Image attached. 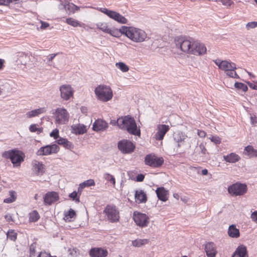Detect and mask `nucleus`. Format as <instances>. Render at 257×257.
Listing matches in <instances>:
<instances>
[{
    "mask_svg": "<svg viewBox=\"0 0 257 257\" xmlns=\"http://www.w3.org/2000/svg\"><path fill=\"white\" fill-rule=\"evenodd\" d=\"M120 31L122 35L135 42H144L147 38V34L144 30L134 27L122 26Z\"/></svg>",
    "mask_w": 257,
    "mask_h": 257,
    "instance_id": "f257e3e1",
    "label": "nucleus"
},
{
    "mask_svg": "<svg viewBox=\"0 0 257 257\" xmlns=\"http://www.w3.org/2000/svg\"><path fill=\"white\" fill-rule=\"evenodd\" d=\"M119 125L120 129L126 131L129 134L140 136L141 131L137 127V123L134 117L127 115L118 117Z\"/></svg>",
    "mask_w": 257,
    "mask_h": 257,
    "instance_id": "f03ea898",
    "label": "nucleus"
},
{
    "mask_svg": "<svg viewBox=\"0 0 257 257\" xmlns=\"http://www.w3.org/2000/svg\"><path fill=\"white\" fill-rule=\"evenodd\" d=\"M2 157L7 159H10L14 167H18L24 161L25 155L24 153L17 149L5 151L2 154Z\"/></svg>",
    "mask_w": 257,
    "mask_h": 257,
    "instance_id": "7ed1b4c3",
    "label": "nucleus"
},
{
    "mask_svg": "<svg viewBox=\"0 0 257 257\" xmlns=\"http://www.w3.org/2000/svg\"><path fill=\"white\" fill-rule=\"evenodd\" d=\"M194 39L190 37L177 36L175 38V43L177 48L184 52L191 53V50Z\"/></svg>",
    "mask_w": 257,
    "mask_h": 257,
    "instance_id": "20e7f679",
    "label": "nucleus"
},
{
    "mask_svg": "<svg viewBox=\"0 0 257 257\" xmlns=\"http://www.w3.org/2000/svg\"><path fill=\"white\" fill-rule=\"evenodd\" d=\"M94 92L97 98L103 102L110 100L113 96L110 87L106 85H98L95 88Z\"/></svg>",
    "mask_w": 257,
    "mask_h": 257,
    "instance_id": "39448f33",
    "label": "nucleus"
},
{
    "mask_svg": "<svg viewBox=\"0 0 257 257\" xmlns=\"http://www.w3.org/2000/svg\"><path fill=\"white\" fill-rule=\"evenodd\" d=\"M220 69L223 70L225 75L230 78L240 79L239 76L235 71L236 65L234 63L223 60Z\"/></svg>",
    "mask_w": 257,
    "mask_h": 257,
    "instance_id": "423d86ee",
    "label": "nucleus"
},
{
    "mask_svg": "<svg viewBox=\"0 0 257 257\" xmlns=\"http://www.w3.org/2000/svg\"><path fill=\"white\" fill-rule=\"evenodd\" d=\"M103 213L111 223L117 222L119 220V211L114 205H107L103 210Z\"/></svg>",
    "mask_w": 257,
    "mask_h": 257,
    "instance_id": "0eeeda50",
    "label": "nucleus"
},
{
    "mask_svg": "<svg viewBox=\"0 0 257 257\" xmlns=\"http://www.w3.org/2000/svg\"><path fill=\"white\" fill-rule=\"evenodd\" d=\"M117 148L123 154H130L135 151L136 145L127 139H122L117 142Z\"/></svg>",
    "mask_w": 257,
    "mask_h": 257,
    "instance_id": "6e6552de",
    "label": "nucleus"
},
{
    "mask_svg": "<svg viewBox=\"0 0 257 257\" xmlns=\"http://www.w3.org/2000/svg\"><path fill=\"white\" fill-rule=\"evenodd\" d=\"M145 164L152 168H159L161 167L164 162V160L162 157H158L154 154H149L145 157Z\"/></svg>",
    "mask_w": 257,
    "mask_h": 257,
    "instance_id": "1a4fd4ad",
    "label": "nucleus"
},
{
    "mask_svg": "<svg viewBox=\"0 0 257 257\" xmlns=\"http://www.w3.org/2000/svg\"><path fill=\"white\" fill-rule=\"evenodd\" d=\"M247 190V185L245 184L237 182L228 188V193L232 196H241L245 194Z\"/></svg>",
    "mask_w": 257,
    "mask_h": 257,
    "instance_id": "9d476101",
    "label": "nucleus"
},
{
    "mask_svg": "<svg viewBox=\"0 0 257 257\" xmlns=\"http://www.w3.org/2000/svg\"><path fill=\"white\" fill-rule=\"evenodd\" d=\"M133 218L136 225L140 227H146L149 223V217L145 213L137 211L133 213Z\"/></svg>",
    "mask_w": 257,
    "mask_h": 257,
    "instance_id": "9b49d317",
    "label": "nucleus"
},
{
    "mask_svg": "<svg viewBox=\"0 0 257 257\" xmlns=\"http://www.w3.org/2000/svg\"><path fill=\"white\" fill-rule=\"evenodd\" d=\"M59 149L57 145L52 144L41 147L36 154L38 156H47L58 153Z\"/></svg>",
    "mask_w": 257,
    "mask_h": 257,
    "instance_id": "f8f14e48",
    "label": "nucleus"
},
{
    "mask_svg": "<svg viewBox=\"0 0 257 257\" xmlns=\"http://www.w3.org/2000/svg\"><path fill=\"white\" fill-rule=\"evenodd\" d=\"M56 115L55 121L58 124H65L68 121L69 113L67 110L64 108H57L55 112Z\"/></svg>",
    "mask_w": 257,
    "mask_h": 257,
    "instance_id": "ddd939ff",
    "label": "nucleus"
},
{
    "mask_svg": "<svg viewBox=\"0 0 257 257\" xmlns=\"http://www.w3.org/2000/svg\"><path fill=\"white\" fill-rule=\"evenodd\" d=\"M192 48L191 54L195 55L201 56L206 53L207 52V48L205 45L195 40Z\"/></svg>",
    "mask_w": 257,
    "mask_h": 257,
    "instance_id": "4468645a",
    "label": "nucleus"
},
{
    "mask_svg": "<svg viewBox=\"0 0 257 257\" xmlns=\"http://www.w3.org/2000/svg\"><path fill=\"white\" fill-rule=\"evenodd\" d=\"M59 196L57 192L49 191L47 192L43 196V202L45 205H51L58 201Z\"/></svg>",
    "mask_w": 257,
    "mask_h": 257,
    "instance_id": "2eb2a0df",
    "label": "nucleus"
},
{
    "mask_svg": "<svg viewBox=\"0 0 257 257\" xmlns=\"http://www.w3.org/2000/svg\"><path fill=\"white\" fill-rule=\"evenodd\" d=\"M61 97L64 100H68L72 96L73 92L69 85H63L60 87Z\"/></svg>",
    "mask_w": 257,
    "mask_h": 257,
    "instance_id": "dca6fc26",
    "label": "nucleus"
},
{
    "mask_svg": "<svg viewBox=\"0 0 257 257\" xmlns=\"http://www.w3.org/2000/svg\"><path fill=\"white\" fill-rule=\"evenodd\" d=\"M91 257H106L108 255V251L102 247H92L89 251Z\"/></svg>",
    "mask_w": 257,
    "mask_h": 257,
    "instance_id": "f3484780",
    "label": "nucleus"
},
{
    "mask_svg": "<svg viewBox=\"0 0 257 257\" xmlns=\"http://www.w3.org/2000/svg\"><path fill=\"white\" fill-rule=\"evenodd\" d=\"M169 129L170 127L168 125L159 124L158 126V132L155 134L156 139L158 141L162 140Z\"/></svg>",
    "mask_w": 257,
    "mask_h": 257,
    "instance_id": "a211bd4d",
    "label": "nucleus"
},
{
    "mask_svg": "<svg viewBox=\"0 0 257 257\" xmlns=\"http://www.w3.org/2000/svg\"><path fill=\"white\" fill-rule=\"evenodd\" d=\"M204 250L207 257H215L217 253L216 245L212 242H208L206 243Z\"/></svg>",
    "mask_w": 257,
    "mask_h": 257,
    "instance_id": "6ab92c4d",
    "label": "nucleus"
},
{
    "mask_svg": "<svg viewBox=\"0 0 257 257\" xmlns=\"http://www.w3.org/2000/svg\"><path fill=\"white\" fill-rule=\"evenodd\" d=\"M231 257H248L246 246L243 244H239Z\"/></svg>",
    "mask_w": 257,
    "mask_h": 257,
    "instance_id": "aec40b11",
    "label": "nucleus"
},
{
    "mask_svg": "<svg viewBox=\"0 0 257 257\" xmlns=\"http://www.w3.org/2000/svg\"><path fill=\"white\" fill-rule=\"evenodd\" d=\"M108 126V123L105 120L98 119L93 123L92 130L95 132L104 131Z\"/></svg>",
    "mask_w": 257,
    "mask_h": 257,
    "instance_id": "412c9836",
    "label": "nucleus"
},
{
    "mask_svg": "<svg viewBox=\"0 0 257 257\" xmlns=\"http://www.w3.org/2000/svg\"><path fill=\"white\" fill-rule=\"evenodd\" d=\"M156 193L158 199L166 202L168 199L169 191L164 187H158L156 190Z\"/></svg>",
    "mask_w": 257,
    "mask_h": 257,
    "instance_id": "4be33fe9",
    "label": "nucleus"
},
{
    "mask_svg": "<svg viewBox=\"0 0 257 257\" xmlns=\"http://www.w3.org/2000/svg\"><path fill=\"white\" fill-rule=\"evenodd\" d=\"M72 133L76 135H83L87 132V126L81 123L73 124L71 126Z\"/></svg>",
    "mask_w": 257,
    "mask_h": 257,
    "instance_id": "5701e85b",
    "label": "nucleus"
},
{
    "mask_svg": "<svg viewBox=\"0 0 257 257\" xmlns=\"http://www.w3.org/2000/svg\"><path fill=\"white\" fill-rule=\"evenodd\" d=\"M136 201L140 204L146 203L147 201V196L142 190H136L135 194Z\"/></svg>",
    "mask_w": 257,
    "mask_h": 257,
    "instance_id": "b1692460",
    "label": "nucleus"
},
{
    "mask_svg": "<svg viewBox=\"0 0 257 257\" xmlns=\"http://www.w3.org/2000/svg\"><path fill=\"white\" fill-rule=\"evenodd\" d=\"M99 11L114 21L120 15L119 13L106 8H100Z\"/></svg>",
    "mask_w": 257,
    "mask_h": 257,
    "instance_id": "393cba45",
    "label": "nucleus"
},
{
    "mask_svg": "<svg viewBox=\"0 0 257 257\" xmlns=\"http://www.w3.org/2000/svg\"><path fill=\"white\" fill-rule=\"evenodd\" d=\"M207 153V150L205 148V145L203 143H201L198 146H197L194 155H200V160L204 161V156Z\"/></svg>",
    "mask_w": 257,
    "mask_h": 257,
    "instance_id": "a878e982",
    "label": "nucleus"
},
{
    "mask_svg": "<svg viewBox=\"0 0 257 257\" xmlns=\"http://www.w3.org/2000/svg\"><path fill=\"white\" fill-rule=\"evenodd\" d=\"M173 138L174 141L178 143V147H179L187 138V136L182 132L178 131L174 134Z\"/></svg>",
    "mask_w": 257,
    "mask_h": 257,
    "instance_id": "bb28decb",
    "label": "nucleus"
},
{
    "mask_svg": "<svg viewBox=\"0 0 257 257\" xmlns=\"http://www.w3.org/2000/svg\"><path fill=\"white\" fill-rule=\"evenodd\" d=\"M56 142L58 145L63 146L66 149H72L74 148L73 144L66 139L60 137Z\"/></svg>",
    "mask_w": 257,
    "mask_h": 257,
    "instance_id": "cd10ccee",
    "label": "nucleus"
},
{
    "mask_svg": "<svg viewBox=\"0 0 257 257\" xmlns=\"http://www.w3.org/2000/svg\"><path fill=\"white\" fill-rule=\"evenodd\" d=\"M228 234L231 237L238 238L240 236L239 230L236 227L235 225H230L228 227Z\"/></svg>",
    "mask_w": 257,
    "mask_h": 257,
    "instance_id": "c85d7f7f",
    "label": "nucleus"
},
{
    "mask_svg": "<svg viewBox=\"0 0 257 257\" xmlns=\"http://www.w3.org/2000/svg\"><path fill=\"white\" fill-rule=\"evenodd\" d=\"M223 159L227 162L234 163L238 162L240 159V157L238 155L231 153L229 155L223 156Z\"/></svg>",
    "mask_w": 257,
    "mask_h": 257,
    "instance_id": "c756f323",
    "label": "nucleus"
},
{
    "mask_svg": "<svg viewBox=\"0 0 257 257\" xmlns=\"http://www.w3.org/2000/svg\"><path fill=\"white\" fill-rule=\"evenodd\" d=\"M149 240L148 239H140L137 238L132 241V244L133 246L140 247L148 244Z\"/></svg>",
    "mask_w": 257,
    "mask_h": 257,
    "instance_id": "7c9ffc66",
    "label": "nucleus"
},
{
    "mask_svg": "<svg viewBox=\"0 0 257 257\" xmlns=\"http://www.w3.org/2000/svg\"><path fill=\"white\" fill-rule=\"evenodd\" d=\"M76 216L75 211L73 209L70 208L67 212H65L64 219L66 222H70L71 219L75 218Z\"/></svg>",
    "mask_w": 257,
    "mask_h": 257,
    "instance_id": "2f4dec72",
    "label": "nucleus"
},
{
    "mask_svg": "<svg viewBox=\"0 0 257 257\" xmlns=\"http://www.w3.org/2000/svg\"><path fill=\"white\" fill-rule=\"evenodd\" d=\"M235 88L238 91V93L245 92L248 90L247 85L243 83L238 81H235L233 85Z\"/></svg>",
    "mask_w": 257,
    "mask_h": 257,
    "instance_id": "473e14b6",
    "label": "nucleus"
},
{
    "mask_svg": "<svg viewBox=\"0 0 257 257\" xmlns=\"http://www.w3.org/2000/svg\"><path fill=\"white\" fill-rule=\"evenodd\" d=\"M33 168L37 174H42L44 172V165L42 162L35 161V163L33 164Z\"/></svg>",
    "mask_w": 257,
    "mask_h": 257,
    "instance_id": "72a5a7b5",
    "label": "nucleus"
},
{
    "mask_svg": "<svg viewBox=\"0 0 257 257\" xmlns=\"http://www.w3.org/2000/svg\"><path fill=\"white\" fill-rule=\"evenodd\" d=\"M244 151L245 152V154H247L250 157H257V150L253 149L251 146L245 147Z\"/></svg>",
    "mask_w": 257,
    "mask_h": 257,
    "instance_id": "f704fd0d",
    "label": "nucleus"
},
{
    "mask_svg": "<svg viewBox=\"0 0 257 257\" xmlns=\"http://www.w3.org/2000/svg\"><path fill=\"white\" fill-rule=\"evenodd\" d=\"M43 108H40L28 111L26 114L27 117L31 118L38 116L39 114L43 112Z\"/></svg>",
    "mask_w": 257,
    "mask_h": 257,
    "instance_id": "c9c22d12",
    "label": "nucleus"
},
{
    "mask_svg": "<svg viewBox=\"0 0 257 257\" xmlns=\"http://www.w3.org/2000/svg\"><path fill=\"white\" fill-rule=\"evenodd\" d=\"M71 5H73V4L68 2H65L62 4L63 8L67 13H68L69 15H70V14H74L73 7L71 6Z\"/></svg>",
    "mask_w": 257,
    "mask_h": 257,
    "instance_id": "e433bc0d",
    "label": "nucleus"
},
{
    "mask_svg": "<svg viewBox=\"0 0 257 257\" xmlns=\"http://www.w3.org/2000/svg\"><path fill=\"white\" fill-rule=\"evenodd\" d=\"M66 22L67 24L74 27H81V24L78 21L72 18H68L66 19Z\"/></svg>",
    "mask_w": 257,
    "mask_h": 257,
    "instance_id": "4c0bfd02",
    "label": "nucleus"
},
{
    "mask_svg": "<svg viewBox=\"0 0 257 257\" xmlns=\"http://www.w3.org/2000/svg\"><path fill=\"white\" fill-rule=\"evenodd\" d=\"M40 218V215L36 210H33L29 214V221L32 222L37 221Z\"/></svg>",
    "mask_w": 257,
    "mask_h": 257,
    "instance_id": "58836bf2",
    "label": "nucleus"
},
{
    "mask_svg": "<svg viewBox=\"0 0 257 257\" xmlns=\"http://www.w3.org/2000/svg\"><path fill=\"white\" fill-rule=\"evenodd\" d=\"M97 28L100 30L102 32L108 34L110 33V29L108 28L106 23H98L96 24Z\"/></svg>",
    "mask_w": 257,
    "mask_h": 257,
    "instance_id": "ea45409f",
    "label": "nucleus"
},
{
    "mask_svg": "<svg viewBox=\"0 0 257 257\" xmlns=\"http://www.w3.org/2000/svg\"><path fill=\"white\" fill-rule=\"evenodd\" d=\"M116 67L123 72H127L129 70V66L123 62H118L115 64Z\"/></svg>",
    "mask_w": 257,
    "mask_h": 257,
    "instance_id": "a19ab883",
    "label": "nucleus"
},
{
    "mask_svg": "<svg viewBox=\"0 0 257 257\" xmlns=\"http://www.w3.org/2000/svg\"><path fill=\"white\" fill-rule=\"evenodd\" d=\"M80 196L79 193L76 192V191H74L72 193H70L69 195V197L73 200L75 201L76 202L79 203L80 202Z\"/></svg>",
    "mask_w": 257,
    "mask_h": 257,
    "instance_id": "79ce46f5",
    "label": "nucleus"
},
{
    "mask_svg": "<svg viewBox=\"0 0 257 257\" xmlns=\"http://www.w3.org/2000/svg\"><path fill=\"white\" fill-rule=\"evenodd\" d=\"M104 178L110 183H112L113 186L115 185V179L113 176L109 173H105L103 175Z\"/></svg>",
    "mask_w": 257,
    "mask_h": 257,
    "instance_id": "37998d69",
    "label": "nucleus"
},
{
    "mask_svg": "<svg viewBox=\"0 0 257 257\" xmlns=\"http://www.w3.org/2000/svg\"><path fill=\"white\" fill-rule=\"evenodd\" d=\"M7 237L13 241H15L17 238V233L14 230L9 231L7 233Z\"/></svg>",
    "mask_w": 257,
    "mask_h": 257,
    "instance_id": "c03bdc74",
    "label": "nucleus"
},
{
    "mask_svg": "<svg viewBox=\"0 0 257 257\" xmlns=\"http://www.w3.org/2000/svg\"><path fill=\"white\" fill-rule=\"evenodd\" d=\"M108 34L115 37H119L120 35H122L120 31V28L119 29H116L113 30L110 29V33Z\"/></svg>",
    "mask_w": 257,
    "mask_h": 257,
    "instance_id": "a18cd8bd",
    "label": "nucleus"
},
{
    "mask_svg": "<svg viewBox=\"0 0 257 257\" xmlns=\"http://www.w3.org/2000/svg\"><path fill=\"white\" fill-rule=\"evenodd\" d=\"M115 21L120 24H126L127 23L128 20L124 16L120 14Z\"/></svg>",
    "mask_w": 257,
    "mask_h": 257,
    "instance_id": "49530a36",
    "label": "nucleus"
},
{
    "mask_svg": "<svg viewBox=\"0 0 257 257\" xmlns=\"http://www.w3.org/2000/svg\"><path fill=\"white\" fill-rule=\"evenodd\" d=\"M84 188L95 185V182L93 179H89L81 183Z\"/></svg>",
    "mask_w": 257,
    "mask_h": 257,
    "instance_id": "de8ad7c7",
    "label": "nucleus"
},
{
    "mask_svg": "<svg viewBox=\"0 0 257 257\" xmlns=\"http://www.w3.org/2000/svg\"><path fill=\"white\" fill-rule=\"evenodd\" d=\"M50 136L53 138L55 140L58 139L59 137V132L57 128L53 130L50 134Z\"/></svg>",
    "mask_w": 257,
    "mask_h": 257,
    "instance_id": "09e8293b",
    "label": "nucleus"
},
{
    "mask_svg": "<svg viewBox=\"0 0 257 257\" xmlns=\"http://www.w3.org/2000/svg\"><path fill=\"white\" fill-rule=\"evenodd\" d=\"M257 27V22L253 21L248 22L246 25V28L247 30L253 29Z\"/></svg>",
    "mask_w": 257,
    "mask_h": 257,
    "instance_id": "8fccbe9b",
    "label": "nucleus"
},
{
    "mask_svg": "<svg viewBox=\"0 0 257 257\" xmlns=\"http://www.w3.org/2000/svg\"><path fill=\"white\" fill-rule=\"evenodd\" d=\"M247 83L248 86L254 90H257V81H244Z\"/></svg>",
    "mask_w": 257,
    "mask_h": 257,
    "instance_id": "3c124183",
    "label": "nucleus"
},
{
    "mask_svg": "<svg viewBox=\"0 0 257 257\" xmlns=\"http://www.w3.org/2000/svg\"><path fill=\"white\" fill-rule=\"evenodd\" d=\"M36 243H33L30 246L29 249H30V254L31 255H35V254L36 252Z\"/></svg>",
    "mask_w": 257,
    "mask_h": 257,
    "instance_id": "603ef678",
    "label": "nucleus"
},
{
    "mask_svg": "<svg viewBox=\"0 0 257 257\" xmlns=\"http://www.w3.org/2000/svg\"><path fill=\"white\" fill-rule=\"evenodd\" d=\"M211 142L215 144H219L221 143L220 139L217 136H212L210 139Z\"/></svg>",
    "mask_w": 257,
    "mask_h": 257,
    "instance_id": "864d4df0",
    "label": "nucleus"
},
{
    "mask_svg": "<svg viewBox=\"0 0 257 257\" xmlns=\"http://www.w3.org/2000/svg\"><path fill=\"white\" fill-rule=\"evenodd\" d=\"M222 4L225 6H230L233 4V2L231 0H220Z\"/></svg>",
    "mask_w": 257,
    "mask_h": 257,
    "instance_id": "5fc2aeb1",
    "label": "nucleus"
},
{
    "mask_svg": "<svg viewBox=\"0 0 257 257\" xmlns=\"http://www.w3.org/2000/svg\"><path fill=\"white\" fill-rule=\"evenodd\" d=\"M56 55L57 54L56 53L50 54L47 58V63L49 64V63L51 62Z\"/></svg>",
    "mask_w": 257,
    "mask_h": 257,
    "instance_id": "6e6d98bb",
    "label": "nucleus"
},
{
    "mask_svg": "<svg viewBox=\"0 0 257 257\" xmlns=\"http://www.w3.org/2000/svg\"><path fill=\"white\" fill-rule=\"evenodd\" d=\"M145 179L144 175L142 174H139L136 177V181L137 182H142Z\"/></svg>",
    "mask_w": 257,
    "mask_h": 257,
    "instance_id": "4d7b16f0",
    "label": "nucleus"
},
{
    "mask_svg": "<svg viewBox=\"0 0 257 257\" xmlns=\"http://www.w3.org/2000/svg\"><path fill=\"white\" fill-rule=\"evenodd\" d=\"M41 24L40 28L43 30L47 29L50 26L48 23L42 21H41Z\"/></svg>",
    "mask_w": 257,
    "mask_h": 257,
    "instance_id": "13d9d810",
    "label": "nucleus"
},
{
    "mask_svg": "<svg viewBox=\"0 0 257 257\" xmlns=\"http://www.w3.org/2000/svg\"><path fill=\"white\" fill-rule=\"evenodd\" d=\"M250 218L253 221L257 223V211H254L251 213Z\"/></svg>",
    "mask_w": 257,
    "mask_h": 257,
    "instance_id": "bf43d9fd",
    "label": "nucleus"
},
{
    "mask_svg": "<svg viewBox=\"0 0 257 257\" xmlns=\"http://www.w3.org/2000/svg\"><path fill=\"white\" fill-rule=\"evenodd\" d=\"M37 124H32L30 125L29 126V130L31 132L35 133L37 132Z\"/></svg>",
    "mask_w": 257,
    "mask_h": 257,
    "instance_id": "052dcab7",
    "label": "nucleus"
},
{
    "mask_svg": "<svg viewBox=\"0 0 257 257\" xmlns=\"http://www.w3.org/2000/svg\"><path fill=\"white\" fill-rule=\"evenodd\" d=\"M10 4L8 0H0V6L9 7Z\"/></svg>",
    "mask_w": 257,
    "mask_h": 257,
    "instance_id": "680f3d73",
    "label": "nucleus"
},
{
    "mask_svg": "<svg viewBox=\"0 0 257 257\" xmlns=\"http://www.w3.org/2000/svg\"><path fill=\"white\" fill-rule=\"evenodd\" d=\"M4 217L6 219L7 221H8V222H10L11 221H12V222L14 221V220L12 218L11 215L9 213L6 214L4 216Z\"/></svg>",
    "mask_w": 257,
    "mask_h": 257,
    "instance_id": "e2e57ef3",
    "label": "nucleus"
},
{
    "mask_svg": "<svg viewBox=\"0 0 257 257\" xmlns=\"http://www.w3.org/2000/svg\"><path fill=\"white\" fill-rule=\"evenodd\" d=\"M223 61V60H221L219 59L213 60V62L218 67L219 69H220Z\"/></svg>",
    "mask_w": 257,
    "mask_h": 257,
    "instance_id": "0e129e2a",
    "label": "nucleus"
},
{
    "mask_svg": "<svg viewBox=\"0 0 257 257\" xmlns=\"http://www.w3.org/2000/svg\"><path fill=\"white\" fill-rule=\"evenodd\" d=\"M109 123L113 126H117L118 127L119 122H118V118L117 120L111 119L109 122Z\"/></svg>",
    "mask_w": 257,
    "mask_h": 257,
    "instance_id": "69168bd1",
    "label": "nucleus"
},
{
    "mask_svg": "<svg viewBox=\"0 0 257 257\" xmlns=\"http://www.w3.org/2000/svg\"><path fill=\"white\" fill-rule=\"evenodd\" d=\"M197 134L200 138H204L206 136V133L204 131L198 130Z\"/></svg>",
    "mask_w": 257,
    "mask_h": 257,
    "instance_id": "338daca9",
    "label": "nucleus"
},
{
    "mask_svg": "<svg viewBox=\"0 0 257 257\" xmlns=\"http://www.w3.org/2000/svg\"><path fill=\"white\" fill-rule=\"evenodd\" d=\"M50 253L45 252H41L37 257H50Z\"/></svg>",
    "mask_w": 257,
    "mask_h": 257,
    "instance_id": "774afa93",
    "label": "nucleus"
}]
</instances>
